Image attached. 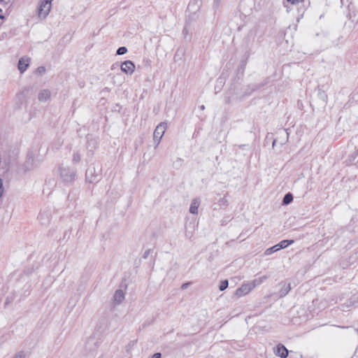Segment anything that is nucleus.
I'll return each mask as SVG.
<instances>
[{
  "label": "nucleus",
  "mask_w": 358,
  "mask_h": 358,
  "mask_svg": "<svg viewBox=\"0 0 358 358\" xmlns=\"http://www.w3.org/2000/svg\"><path fill=\"white\" fill-rule=\"evenodd\" d=\"M59 170L60 177L64 182H72L74 180L76 173L73 169L69 166L61 165L59 167Z\"/></svg>",
  "instance_id": "f257e3e1"
},
{
  "label": "nucleus",
  "mask_w": 358,
  "mask_h": 358,
  "mask_svg": "<svg viewBox=\"0 0 358 358\" xmlns=\"http://www.w3.org/2000/svg\"><path fill=\"white\" fill-rule=\"evenodd\" d=\"M52 0H43L41 1L38 10V17L44 19L49 14L51 9V2Z\"/></svg>",
  "instance_id": "f03ea898"
},
{
  "label": "nucleus",
  "mask_w": 358,
  "mask_h": 358,
  "mask_svg": "<svg viewBox=\"0 0 358 358\" xmlns=\"http://www.w3.org/2000/svg\"><path fill=\"white\" fill-rule=\"evenodd\" d=\"M253 289L248 282L243 283L239 288H238L235 293L234 296L240 298L249 294Z\"/></svg>",
  "instance_id": "7ed1b4c3"
},
{
  "label": "nucleus",
  "mask_w": 358,
  "mask_h": 358,
  "mask_svg": "<svg viewBox=\"0 0 358 358\" xmlns=\"http://www.w3.org/2000/svg\"><path fill=\"white\" fill-rule=\"evenodd\" d=\"M135 64L130 60L124 61L122 63L120 69L127 75H132L135 71Z\"/></svg>",
  "instance_id": "20e7f679"
},
{
  "label": "nucleus",
  "mask_w": 358,
  "mask_h": 358,
  "mask_svg": "<svg viewBox=\"0 0 358 358\" xmlns=\"http://www.w3.org/2000/svg\"><path fill=\"white\" fill-rule=\"evenodd\" d=\"M167 128V124L166 122H161L159 123L157 127L155 128L153 134V138H161L163 137L166 129Z\"/></svg>",
  "instance_id": "39448f33"
},
{
  "label": "nucleus",
  "mask_w": 358,
  "mask_h": 358,
  "mask_svg": "<svg viewBox=\"0 0 358 358\" xmlns=\"http://www.w3.org/2000/svg\"><path fill=\"white\" fill-rule=\"evenodd\" d=\"M125 299V293L122 289L115 291L113 297V303L114 306H118L123 302Z\"/></svg>",
  "instance_id": "423d86ee"
},
{
  "label": "nucleus",
  "mask_w": 358,
  "mask_h": 358,
  "mask_svg": "<svg viewBox=\"0 0 358 358\" xmlns=\"http://www.w3.org/2000/svg\"><path fill=\"white\" fill-rule=\"evenodd\" d=\"M274 354L281 358H286L288 356V350L282 344H278L274 349Z\"/></svg>",
  "instance_id": "0eeeda50"
},
{
  "label": "nucleus",
  "mask_w": 358,
  "mask_h": 358,
  "mask_svg": "<svg viewBox=\"0 0 358 358\" xmlns=\"http://www.w3.org/2000/svg\"><path fill=\"white\" fill-rule=\"evenodd\" d=\"M30 58L28 57H22L18 62V69L23 73L29 66Z\"/></svg>",
  "instance_id": "6e6552de"
},
{
  "label": "nucleus",
  "mask_w": 358,
  "mask_h": 358,
  "mask_svg": "<svg viewBox=\"0 0 358 358\" xmlns=\"http://www.w3.org/2000/svg\"><path fill=\"white\" fill-rule=\"evenodd\" d=\"M24 166L26 171H29L36 166L35 159L32 153H29L27 155Z\"/></svg>",
  "instance_id": "1a4fd4ad"
},
{
  "label": "nucleus",
  "mask_w": 358,
  "mask_h": 358,
  "mask_svg": "<svg viewBox=\"0 0 358 358\" xmlns=\"http://www.w3.org/2000/svg\"><path fill=\"white\" fill-rule=\"evenodd\" d=\"M201 200L199 198H195L192 201L190 207H189V213L192 214L196 215L198 214V208L200 206Z\"/></svg>",
  "instance_id": "9d476101"
},
{
  "label": "nucleus",
  "mask_w": 358,
  "mask_h": 358,
  "mask_svg": "<svg viewBox=\"0 0 358 358\" xmlns=\"http://www.w3.org/2000/svg\"><path fill=\"white\" fill-rule=\"evenodd\" d=\"M50 97V92L48 90H42L38 94V99L40 101H47Z\"/></svg>",
  "instance_id": "9b49d317"
},
{
  "label": "nucleus",
  "mask_w": 358,
  "mask_h": 358,
  "mask_svg": "<svg viewBox=\"0 0 358 358\" xmlns=\"http://www.w3.org/2000/svg\"><path fill=\"white\" fill-rule=\"evenodd\" d=\"M266 279H267V276L264 275V276L259 277L258 278H255L253 280L249 282L248 283L252 287V288L254 289L255 287L262 284Z\"/></svg>",
  "instance_id": "f8f14e48"
},
{
  "label": "nucleus",
  "mask_w": 358,
  "mask_h": 358,
  "mask_svg": "<svg viewBox=\"0 0 358 358\" xmlns=\"http://www.w3.org/2000/svg\"><path fill=\"white\" fill-rule=\"evenodd\" d=\"M293 243H294L293 240H290V241L289 240H283L276 245H277L278 249L280 250V249L287 248L288 245L292 244Z\"/></svg>",
  "instance_id": "ddd939ff"
},
{
  "label": "nucleus",
  "mask_w": 358,
  "mask_h": 358,
  "mask_svg": "<svg viewBox=\"0 0 358 358\" xmlns=\"http://www.w3.org/2000/svg\"><path fill=\"white\" fill-rule=\"evenodd\" d=\"M291 289V287H290V285L288 284V285H283V287L280 289V296H285L286 294H288V292L290 291Z\"/></svg>",
  "instance_id": "4468645a"
},
{
  "label": "nucleus",
  "mask_w": 358,
  "mask_h": 358,
  "mask_svg": "<svg viewBox=\"0 0 358 358\" xmlns=\"http://www.w3.org/2000/svg\"><path fill=\"white\" fill-rule=\"evenodd\" d=\"M293 200V196L291 193H287L285 195L284 198H283V203L284 204H289Z\"/></svg>",
  "instance_id": "2eb2a0df"
},
{
  "label": "nucleus",
  "mask_w": 358,
  "mask_h": 358,
  "mask_svg": "<svg viewBox=\"0 0 358 358\" xmlns=\"http://www.w3.org/2000/svg\"><path fill=\"white\" fill-rule=\"evenodd\" d=\"M278 250H279L277 245H275L269 248H267L265 252H264V255H271L272 253L275 252H277Z\"/></svg>",
  "instance_id": "dca6fc26"
},
{
  "label": "nucleus",
  "mask_w": 358,
  "mask_h": 358,
  "mask_svg": "<svg viewBox=\"0 0 358 358\" xmlns=\"http://www.w3.org/2000/svg\"><path fill=\"white\" fill-rule=\"evenodd\" d=\"M80 155L78 152H74L72 158L73 163L76 164L79 162L80 161Z\"/></svg>",
  "instance_id": "f3484780"
},
{
  "label": "nucleus",
  "mask_w": 358,
  "mask_h": 358,
  "mask_svg": "<svg viewBox=\"0 0 358 358\" xmlns=\"http://www.w3.org/2000/svg\"><path fill=\"white\" fill-rule=\"evenodd\" d=\"M229 282L227 280H222L220 285L219 289L220 291L225 290L228 287Z\"/></svg>",
  "instance_id": "a211bd4d"
},
{
  "label": "nucleus",
  "mask_w": 358,
  "mask_h": 358,
  "mask_svg": "<svg viewBox=\"0 0 358 358\" xmlns=\"http://www.w3.org/2000/svg\"><path fill=\"white\" fill-rule=\"evenodd\" d=\"M127 52L126 47H120L117 49L116 54L118 55H122Z\"/></svg>",
  "instance_id": "6ab92c4d"
},
{
  "label": "nucleus",
  "mask_w": 358,
  "mask_h": 358,
  "mask_svg": "<svg viewBox=\"0 0 358 358\" xmlns=\"http://www.w3.org/2000/svg\"><path fill=\"white\" fill-rule=\"evenodd\" d=\"M13 358H27V354L24 352L20 351L17 352Z\"/></svg>",
  "instance_id": "aec40b11"
},
{
  "label": "nucleus",
  "mask_w": 358,
  "mask_h": 358,
  "mask_svg": "<svg viewBox=\"0 0 358 358\" xmlns=\"http://www.w3.org/2000/svg\"><path fill=\"white\" fill-rule=\"evenodd\" d=\"M90 172V170H88V171H87V173H86V178H87V180L90 182H94L96 180V178H95V177H94L93 176H89Z\"/></svg>",
  "instance_id": "412c9836"
},
{
  "label": "nucleus",
  "mask_w": 358,
  "mask_h": 358,
  "mask_svg": "<svg viewBox=\"0 0 358 358\" xmlns=\"http://www.w3.org/2000/svg\"><path fill=\"white\" fill-rule=\"evenodd\" d=\"M36 72L38 74L42 75V74L45 73V68L44 66H39L38 68H37Z\"/></svg>",
  "instance_id": "4be33fe9"
},
{
  "label": "nucleus",
  "mask_w": 358,
  "mask_h": 358,
  "mask_svg": "<svg viewBox=\"0 0 358 358\" xmlns=\"http://www.w3.org/2000/svg\"><path fill=\"white\" fill-rule=\"evenodd\" d=\"M319 95L324 101L327 102V95L324 93V92H320Z\"/></svg>",
  "instance_id": "5701e85b"
},
{
  "label": "nucleus",
  "mask_w": 358,
  "mask_h": 358,
  "mask_svg": "<svg viewBox=\"0 0 358 358\" xmlns=\"http://www.w3.org/2000/svg\"><path fill=\"white\" fill-rule=\"evenodd\" d=\"M287 2L290 3L292 5L297 4L300 2H303L304 0H287Z\"/></svg>",
  "instance_id": "b1692460"
},
{
  "label": "nucleus",
  "mask_w": 358,
  "mask_h": 358,
  "mask_svg": "<svg viewBox=\"0 0 358 358\" xmlns=\"http://www.w3.org/2000/svg\"><path fill=\"white\" fill-rule=\"evenodd\" d=\"M3 194V182H2V180L0 179V199L2 197Z\"/></svg>",
  "instance_id": "393cba45"
},
{
  "label": "nucleus",
  "mask_w": 358,
  "mask_h": 358,
  "mask_svg": "<svg viewBox=\"0 0 358 358\" xmlns=\"http://www.w3.org/2000/svg\"><path fill=\"white\" fill-rule=\"evenodd\" d=\"M153 141H154V143H155V147H157L159 144L161 138L155 139V138H153Z\"/></svg>",
  "instance_id": "a878e982"
},
{
  "label": "nucleus",
  "mask_w": 358,
  "mask_h": 358,
  "mask_svg": "<svg viewBox=\"0 0 358 358\" xmlns=\"http://www.w3.org/2000/svg\"><path fill=\"white\" fill-rule=\"evenodd\" d=\"M152 358H161V354L157 352V353H155L154 354V355L152 356Z\"/></svg>",
  "instance_id": "bb28decb"
},
{
  "label": "nucleus",
  "mask_w": 358,
  "mask_h": 358,
  "mask_svg": "<svg viewBox=\"0 0 358 358\" xmlns=\"http://www.w3.org/2000/svg\"><path fill=\"white\" fill-rule=\"evenodd\" d=\"M188 284L187 283H185L182 285V288H186L187 287Z\"/></svg>",
  "instance_id": "cd10ccee"
},
{
  "label": "nucleus",
  "mask_w": 358,
  "mask_h": 358,
  "mask_svg": "<svg viewBox=\"0 0 358 358\" xmlns=\"http://www.w3.org/2000/svg\"><path fill=\"white\" fill-rule=\"evenodd\" d=\"M220 1V0H215V2L217 4V6L219 4Z\"/></svg>",
  "instance_id": "c85d7f7f"
},
{
  "label": "nucleus",
  "mask_w": 358,
  "mask_h": 358,
  "mask_svg": "<svg viewBox=\"0 0 358 358\" xmlns=\"http://www.w3.org/2000/svg\"><path fill=\"white\" fill-rule=\"evenodd\" d=\"M201 108L202 110H203V109H204V106H201Z\"/></svg>",
  "instance_id": "c756f323"
},
{
  "label": "nucleus",
  "mask_w": 358,
  "mask_h": 358,
  "mask_svg": "<svg viewBox=\"0 0 358 358\" xmlns=\"http://www.w3.org/2000/svg\"><path fill=\"white\" fill-rule=\"evenodd\" d=\"M275 141L273 142V146L275 145Z\"/></svg>",
  "instance_id": "7c9ffc66"
},
{
  "label": "nucleus",
  "mask_w": 358,
  "mask_h": 358,
  "mask_svg": "<svg viewBox=\"0 0 358 358\" xmlns=\"http://www.w3.org/2000/svg\"><path fill=\"white\" fill-rule=\"evenodd\" d=\"M357 334H358V329H357Z\"/></svg>",
  "instance_id": "2f4dec72"
},
{
  "label": "nucleus",
  "mask_w": 358,
  "mask_h": 358,
  "mask_svg": "<svg viewBox=\"0 0 358 358\" xmlns=\"http://www.w3.org/2000/svg\"><path fill=\"white\" fill-rule=\"evenodd\" d=\"M3 0H0V1H3Z\"/></svg>",
  "instance_id": "473e14b6"
},
{
  "label": "nucleus",
  "mask_w": 358,
  "mask_h": 358,
  "mask_svg": "<svg viewBox=\"0 0 358 358\" xmlns=\"http://www.w3.org/2000/svg\"><path fill=\"white\" fill-rule=\"evenodd\" d=\"M357 152H358V148H357Z\"/></svg>",
  "instance_id": "72a5a7b5"
}]
</instances>
